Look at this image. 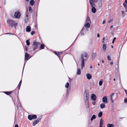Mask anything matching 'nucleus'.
Wrapping results in <instances>:
<instances>
[{
    "mask_svg": "<svg viewBox=\"0 0 127 127\" xmlns=\"http://www.w3.org/2000/svg\"><path fill=\"white\" fill-rule=\"evenodd\" d=\"M88 54L86 52L83 53L81 55V68L82 69L85 66L84 61L86 60L87 58Z\"/></svg>",
    "mask_w": 127,
    "mask_h": 127,
    "instance_id": "obj_1",
    "label": "nucleus"
},
{
    "mask_svg": "<svg viewBox=\"0 0 127 127\" xmlns=\"http://www.w3.org/2000/svg\"><path fill=\"white\" fill-rule=\"evenodd\" d=\"M7 22L9 27H12L14 26V28H16V26L18 24L17 23H15L14 21L9 19L7 20Z\"/></svg>",
    "mask_w": 127,
    "mask_h": 127,
    "instance_id": "obj_2",
    "label": "nucleus"
},
{
    "mask_svg": "<svg viewBox=\"0 0 127 127\" xmlns=\"http://www.w3.org/2000/svg\"><path fill=\"white\" fill-rule=\"evenodd\" d=\"M40 44V43L36 41V40H35L33 43V50L34 51L38 47V46Z\"/></svg>",
    "mask_w": 127,
    "mask_h": 127,
    "instance_id": "obj_3",
    "label": "nucleus"
},
{
    "mask_svg": "<svg viewBox=\"0 0 127 127\" xmlns=\"http://www.w3.org/2000/svg\"><path fill=\"white\" fill-rule=\"evenodd\" d=\"M97 0H90L89 2L91 5V7H95V4L94 2H96Z\"/></svg>",
    "mask_w": 127,
    "mask_h": 127,
    "instance_id": "obj_4",
    "label": "nucleus"
},
{
    "mask_svg": "<svg viewBox=\"0 0 127 127\" xmlns=\"http://www.w3.org/2000/svg\"><path fill=\"white\" fill-rule=\"evenodd\" d=\"M36 118L37 116L35 115H30L28 116V118L30 120H31L32 119H36Z\"/></svg>",
    "mask_w": 127,
    "mask_h": 127,
    "instance_id": "obj_5",
    "label": "nucleus"
},
{
    "mask_svg": "<svg viewBox=\"0 0 127 127\" xmlns=\"http://www.w3.org/2000/svg\"><path fill=\"white\" fill-rule=\"evenodd\" d=\"M21 15V13L19 11H17L15 13L14 16L16 18H19L20 17Z\"/></svg>",
    "mask_w": 127,
    "mask_h": 127,
    "instance_id": "obj_6",
    "label": "nucleus"
},
{
    "mask_svg": "<svg viewBox=\"0 0 127 127\" xmlns=\"http://www.w3.org/2000/svg\"><path fill=\"white\" fill-rule=\"evenodd\" d=\"M84 100L86 106L87 108H89V99L84 98Z\"/></svg>",
    "mask_w": 127,
    "mask_h": 127,
    "instance_id": "obj_7",
    "label": "nucleus"
},
{
    "mask_svg": "<svg viewBox=\"0 0 127 127\" xmlns=\"http://www.w3.org/2000/svg\"><path fill=\"white\" fill-rule=\"evenodd\" d=\"M41 119L39 118L37 119L36 120L34 121L32 125L33 126H35L36 124H37L39 122V121Z\"/></svg>",
    "mask_w": 127,
    "mask_h": 127,
    "instance_id": "obj_8",
    "label": "nucleus"
},
{
    "mask_svg": "<svg viewBox=\"0 0 127 127\" xmlns=\"http://www.w3.org/2000/svg\"><path fill=\"white\" fill-rule=\"evenodd\" d=\"M107 99L106 96H104L103 97L102 101L103 103H107Z\"/></svg>",
    "mask_w": 127,
    "mask_h": 127,
    "instance_id": "obj_9",
    "label": "nucleus"
},
{
    "mask_svg": "<svg viewBox=\"0 0 127 127\" xmlns=\"http://www.w3.org/2000/svg\"><path fill=\"white\" fill-rule=\"evenodd\" d=\"M91 98L92 100L95 101L96 100V97L95 95L93 94L91 96Z\"/></svg>",
    "mask_w": 127,
    "mask_h": 127,
    "instance_id": "obj_10",
    "label": "nucleus"
},
{
    "mask_svg": "<svg viewBox=\"0 0 127 127\" xmlns=\"http://www.w3.org/2000/svg\"><path fill=\"white\" fill-rule=\"evenodd\" d=\"M84 26L86 28H89L90 26V23L85 22Z\"/></svg>",
    "mask_w": 127,
    "mask_h": 127,
    "instance_id": "obj_11",
    "label": "nucleus"
},
{
    "mask_svg": "<svg viewBox=\"0 0 127 127\" xmlns=\"http://www.w3.org/2000/svg\"><path fill=\"white\" fill-rule=\"evenodd\" d=\"M29 55L26 52L25 53V60H28V58H29Z\"/></svg>",
    "mask_w": 127,
    "mask_h": 127,
    "instance_id": "obj_12",
    "label": "nucleus"
},
{
    "mask_svg": "<svg viewBox=\"0 0 127 127\" xmlns=\"http://www.w3.org/2000/svg\"><path fill=\"white\" fill-rule=\"evenodd\" d=\"M86 23H91V21L90 17L89 16H87V17L86 21Z\"/></svg>",
    "mask_w": 127,
    "mask_h": 127,
    "instance_id": "obj_13",
    "label": "nucleus"
},
{
    "mask_svg": "<svg viewBox=\"0 0 127 127\" xmlns=\"http://www.w3.org/2000/svg\"><path fill=\"white\" fill-rule=\"evenodd\" d=\"M114 94H115L114 93H113L111 95H110L111 99V100H112V103L114 102L113 99V96L114 95Z\"/></svg>",
    "mask_w": 127,
    "mask_h": 127,
    "instance_id": "obj_14",
    "label": "nucleus"
},
{
    "mask_svg": "<svg viewBox=\"0 0 127 127\" xmlns=\"http://www.w3.org/2000/svg\"><path fill=\"white\" fill-rule=\"evenodd\" d=\"M86 76L87 78L88 79H91L92 77L91 75L89 73H88L86 74Z\"/></svg>",
    "mask_w": 127,
    "mask_h": 127,
    "instance_id": "obj_15",
    "label": "nucleus"
},
{
    "mask_svg": "<svg viewBox=\"0 0 127 127\" xmlns=\"http://www.w3.org/2000/svg\"><path fill=\"white\" fill-rule=\"evenodd\" d=\"M81 72L80 69L79 68H78L77 69V74L78 75H79L81 74Z\"/></svg>",
    "mask_w": 127,
    "mask_h": 127,
    "instance_id": "obj_16",
    "label": "nucleus"
},
{
    "mask_svg": "<svg viewBox=\"0 0 127 127\" xmlns=\"http://www.w3.org/2000/svg\"><path fill=\"white\" fill-rule=\"evenodd\" d=\"M31 28L29 26H27L26 28V31L27 32H30L31 31Z\"/></svg>",
    "mask_w": 127,
    "mask_h": 127,
    "instance_id": "obj_17",
    "label": "nucleus"
},
{
    "mask_svg": "<svg viewBox=\"0 0 127 127\" xmlns=\"http://www.w3.org/2000/svg\"><path fill=\"white\" fill-rule=\"evenodd\" d=\"M92 12L94 13H95L96 11V9L95 7H92L91 9Z\"/></svg>",
    "mask_w": 127,
    "mask_h": 127,
    "instance_id": "obj_18",
    "label": "nucleus"
},
{
    "mask_svg": "<svg viewBox=\"0 0 127 127\" xmlns=\"http://www.w3.org/2000/svg\"><path fill=\"white\" fill-rule=\"evenodd\" d=\"M103 120L101 119L100 120V123H99V126H102L103 125Z\"/></svg>",
    "mask_w": 127,
    "mask_h": 127,
    "instance_id": "obj_19",
    "label": "nucleus"
},
{
    "mask_svg": "<svg viewBox=\"0 0 127 127\" xmlns=\"http://www.w3.org/2000/svg\"><path fill=\"white\" fill-rule=\"evenodd\" d=\"M96 56V54L95 53H93L92 55V60H94Z\"/></svg>",
    "mask_w": 127,
    "mask_h": 127,
    "instance_id": "obj_20",
    "label": "nucleus"
},
{
    "mask_svg": "<svg viewBox=\"0 0 127 127\" xmlns=\"http://www.w3.org/2000/svg\"><path fill=\"white\" fill-rule=\"evenodd\" d=\"M100 106L101 108L103 109L105 108V105L104 103H102L100 104Z\"/></svg>",
    "mask_w": 127,
    "mask_h": 127,
    "instance_id": "obj_21",
    "label": "nucleus"
},
{
    "mask_svg": "<svg viewBox=\"0 0 127 127\" xmlns=\"http://www.w3.org/2000/svg\"><path fill=\"white\" fill-rule=\"evenodd\" d=\"M108 127H114V125L112 124L108 123L107 124Z\"/></svg>",
    "mask_w": 127,
    "mask_h": 127,
    "instance_id": "obj_22",
    "label": "nucleus"
},
{
    "mask_svg": "<svg viewBox=\"0 0 127 127\" xmlns=\"http://www.w3.org/2000/svg\"><path fill=\"white\" fill-rule=\"evenodd\" d=\"M4 93H5L6 94L9 95L11 94L12 92H4Z\"/></svg>",
    "mask_w": 127,
    "mask_h": 127,
    "instance_id": "obj_23",
    "label": "nucleus"
},
{
    "mask_svg": "<svg viewBox=\"0 0 127 127\" xmlns=\"http://www.w3.org/2000/svg\"><path fill=\"white\" fill-rule=\"evenodd\" d=\"M89 96L88 94L87 93H86L85 95L84 98L89 99Z\"/></svg>",
    "mask_w": 127,
    "mask_h": 127,
    "instance_id": "obj_24",
    "label": "nucleus"
},
{
    "mask_svg": "<svg viewBox=\"0 0 127 127\" xmlns=\"http://www.w3.org/2000/svg\"><path fill=\"white\" fill-rule=\"evenodd\" d=\"M103 49L104 51H103V52H104V51L106 50V46L105 44H104L103 45Z\"/></svg>",
    "mask_w": 127,
    "mask_h": 127,
    "instance_id": "obj_25",
    "label": "nucleus"
},
{
    "mask_svg": "<svg viewBox=\"0 0 127 127\" xmlns=\"http://www.w3.org/2000/svg\"><path fill=\"white\" fill-rule=\"evenodd\" d=\"M45 47V45L43 44H41L40 48V49H43Z\"/></svg>",
    "mask_w": 127,
    "mask_h": 127,
    "instance_id": "obj_26",
    "label": "nucleus"
},
{
    "mask_svg": "<svg viewBox=\"0 0 127 127\" xmlns=\"http://www.w3.org/2000/svg\"><path fill=\"white\" fill-rule=\"evenodd\" d=\"M103 82V80L102 79H101L99 82V85L100 86H101L102 85V83Z\"/></svg>",
    "mask_w": 127,
    "mask_h": 127,
    "instance_id": "obj_27",
    "label": "nucleus"
},
{
    "mask_svg": "<svg viewBox=\"0 0 127 127\" xmlns=\"http://www.w3.org/2000/svg\"><path fill=\"white\" fill-rule=\"evenodd\" d=\"M34 1L33 0H31L30 1V4L32 6H33L34 3Z\"/></svg>",
    "mask_w": 127,
    "mask_h": 127,
    "instance_id": "obj_28",
    "label": "nucleus"
},
{
    "mask_svg": "<svg viewBox=\"0 0 127 127\" xmlns=\"http://www.w3.org/2000/svg\"><path fill=\"white\" fill-rule=\"evenodd\" d=\"M85 29L83 27V28H82V29L81 30L80 32V33H81V35H84V34L83 32H82L83 31V30Z\"/></svg>",
    "mask_w": 127,
    "mask_h": 127,
    "instance_id": "obj_29",
    "label": "nucleus"
},
{
    "mask_svg": "<svg viewBox=\"0 0 127 127\" xmlns=\"http://www.w3.org/2000/svg\"><path fill=\"white\" fill-rule=\"evenodd\" d=\"M96 118V116L95 115H93L92 117V118L91 119V121H92L94 119Z\"/></svg>",
    "mask_w": 127,
    "mask_h": 127,
    "instance_id": "obj_30",
    "label": "nucleus"
},
{
    "mask_svg": "<svg viewBox=\"0 0 127 127\" xmlns=\"http://www.w3.org/2000/svg\"><path fill=\"white\" fill-rule=\"evenodd\" d=\"M102 112L101 111H100L98 114V117H101L102 115Z\"/></svg>",
    "mask_w": 127,
    "mask_h": 127,
    "instance_id": "obj_31",
    "label": "nucleus"
},
{
    "mask_svg": "<svg viewBox=\"0 0 127 127\" xmlns=\"http://www.w3.org/2000/svg\"><path fill=\"white\" fill-rule=\"evenodd\" d=\"M29 11L30 12L32 13V8L31 7H29Z\"/></svg>",
    "mask_w": 127,
    "mask_h": 127,
    "instance_id": "obj_32",
    "label": "nucleus"
},
{
    "mask_svg": "<svg viewBox=\"0 0 127 127\" xmlns=\"http://www.w3.org/2000/svg\"><path fill=\"white\" fill-rule=\"evenodd\" d=\"M69 83L68 82H67L65 85V87L66 88H68L69 86Z\"/></svg>",
    "mask_w": 127,
    "mask_h": 127,
    "instance_id": "obj_33",
    "label": "nucleus"
},
{
    "mask_svg": "<svg viewBox=\"0 0 127 127\" xmlns=\"http://www.w3.org/2000/svg\"><path fill=\"white\" fill-rule=\"evenodd\" d=\"M28 17H26L25 19V21L26 23H27L28 22Z\"/></svg>",
    "mask_w": 127,
    "mask_h": 127,
    "instance_id": "obj_34",
    "label": "nucleus"
},
{
    "mask_svg": "<svg viewBox=\"0 0 127 127\" xmlns=\"http://www.w3.org/2000/svg\"><path fill=\"white\" fill-rule=\"evenodd\" d=\"M29 13L28 9L27 8L26 10V17H28V16Z\"/></svg>",
    "mask_w": 127,
    "mask_h": 127,
    "instance_id": "obj_35",
    "label": "nucleus"
},
{
    "mask_svg": "<svg viewBox=\"0 0 127 127\" xmlns=\"http://www.w3.org/2000/svg\"><path fill=\"white\" fill-rule=\"evenodd\" d=\"M26 41L27 45L28 46L29 45L30 43V42L29 41V40H27Z\"/></svg>",
    "mask_w": 127,
    "mask_h": 127,
    "instance_id": "obj_36",
    "label": "nucleus"
},
{
    "mask_svg": "<svg viewBox=\"0 0 127 127\" xmlns=\"http://www.w3.org/2000/svg\"><path fill=\"white\" fill-rule=\"evenodd\" d=\"M123 4L124 7L126 8V9H127V5L125 3H123Z\"/></svg>",
    "mask_w": 127,
    "mask_h": 127,
    "instance_id": "obj_37",
    "label": "nucleus"
},
{
    "mask_svg": "<svg viewBox=\"0 0 127 127\" xmlns=\"http://www.w3.org/2000/svg\"><path fill=\"white\" fill-rule=\"evenodd\" d=\"M122 15H123L122 16L123 17H124L125 15V13L124 11L123 10L122 11Z\"/></svg>",
    "mask_w": 127,
    "mask_h": 127,
    "instance_id": "obj_38",
    "label": "nucleus"
},
{
    "mask_svg": "<svg viewBox=\"0 0 127 127\" xmlns=\"http://www.w3.org/2000/svg\"><path fill=\"white\" fill-rule=\"evenodd\" d=\"M107 58L108 60L109 61L111 60V59L110 58V56H107Z\"/></svg>",
    "mask_w": 127,
    "mask_h": 127,
    "instance_id": "obj_39",
    "label": "nucleus"
},
{
    "mask_svg": "<svg viewBox=\"0 0 127 127\" xmlns=\"http://www.w3.org/2000/svg\"><path fill=\"white\" fill-rule=\"evenodd\" d=\"M25 51H28V48L26 46H25Z\"/></svg>",
    "mask_w": 127,
    "mask_h": 127,
    "instance_id": "obj_40",
    "label": "nucleus"
},
{
    "mask_svg": "<svg viewBox=\"0 0 127 127\" xmlns=\"http://www.w3.org/2000/svg\"><path fill=\"white\" fill-rule=\"evenodd\" d=\"M35 33V32L34 31H32L31 32V34L32 35H33Z\"/></svg>",
    "mask_w": 127,
    "mask_h": 127,
    "instance_id": "obj_41",
    "label": "nucleus"
},
{
    "mask_svg": "<svg viewBox=\"0 0 127 127\" xmlns=\"http://www.w3.org/2000/svg\"><path fill=\"white\" fill-rule=\"evenodd\" d=\"M116 39V37H114L113 39V41H112V43H114V42H115V40Z\"/></svg>",
    "mask_w": 127,
    "mask_h": 127,
    "instance_id": "obj_42",
    "label": "nucleus"
},
{
    "mask_svg": "<svg viewBox=\"0 0 127 127\" xmlns=\"http://www.w3.org/2000/svg\"><path fill=\"white\" fill-rule=\"evenodd\" d=\"M21 86V85H18V86H17V87L18 88L19 90V89H20V87Z\"/></svg>",
    "mask_w": 127,
    "mask_h": 127,
    "instance_id": "obj_43",
    "label": "nucleus"
},
{
    "mask_svg": "<svg viewBox=\"0 0 127 127\" xmlns=\"http://www.w3.org/2000/svg\"><path fill=\"white\" fill-rule=\"evenodd\" d=\"M124 101L125 103H127V98L125 99Z\"/></svg>",
    "mask_w": 127,
    "mask_h": 127,
    "instance_id": "obj_44",
    "label": "nucleus"
},
{
    "mask_svg": "<svg viewBox=\"0 0 127 127\" xmlns=\"http://www.w3.org/2000/svg\"><path fill=\"white\" fill-rule=\"evenodd\" d=\"M104 40H105V37H103V39H102V42L103 43H104Z\"/></svg>",
    "mask_w": 127,
    "mask_h": 127,
    "instance_id": "obj_45",
    "label": "nucleus"
},
{
    "mask_svg": "<svg viewBox=\"0 0 127 127\" xmlns=\"http://www.w3.org/2000/svg\"><path fill=\"white\" fill-rule=\"evenodd\" d=\"M92 104L94 105H95V101L93 102H92Z\"/></svg>",
    "mask_w": 127,
    "mask_h": 127,
    "instance_id": "obj_46",
    "label": "nucleus"
},
{
    "mask_svg": "<svg viewBox=\"0 0 127 127\" xmlns=\"http://www.w3.org/2000/svg\"><path fill=\"white\" fill-rule=\"evenodd\" d=\"M22 80H21L20 81V82L18 85H21V83H22Z\"/></svg>",
    "mask_w": 127,
    "mask_h": 127,
    "instance_id": "obj_47",
    "label": "nucleus"
},
{
    "mask_svg": "<svg viewBox=\"0 0 127 127\" xmlns=\"http://www.w3.org/2000/svg\"><path fill=\"white\" fill-rule=\"evenodd\" d=\"M110 80H112V76L111 75H110Z\"/></svg>",
    "mask_w": 127,
    "mask_h": 127,
    "instance_id": "obj_48",
    "label": "nucleus"
},
{
    "mask_svg": "<svg viewBox=\"0 0 127 127\" xmlns=\"http://www.w3.org/2000/svg\"><path fill=\"white\" fill-rule=\"evenodd\" d=\"M54 53L56 55H58V54L57 53V52L56 51H55L54 52Z\"/></svg>",
    "mask_w": 127,
    "mask_h": 127,
    "instance_id": "obj_49",
    "label": "nucleus"
},
{
    "mask_svg": "<svg viewBox=\"0 0 127 127\" xmlns=\"http://www.w3.org/2000/svg\"><path fill=\"white\" fill-rule=\"evenodd\" d=\"M100 36V35H99V33H97V37H99Z\"/></svg>",
    "mask_w": 127,
    "mask_h": 127,
    "instance_id": "obj_50",
    "label": "nucleus"
},
{
    "mask_svg": "<svg viewBox=\"0 0 127 127\" xmlns=\"http://www.w3.org/2000/svg\"><path fill=\"white\" fill-rule=\"evenodd\" d=\"M112 19H111V20H110V21H109L108 22V23H110L112 21Z\"/></svg>",
    "mask_w": 127,
    "mask_h": 127,
    "instance_id": "obj_51",
    "label": "nucleus"
},
{
    "mask_svg": "<svg viewBox=\"0 0 127 127\" xmlns=\"http://www.w3.org/2000/svg\"><path fill=\"white\" fill-rule=\"evenodd\" d=\"M105 23V20H103L102 22V24H104Z\"/></svg>",
    "mask_w": 127,
    "mask_h": 127,
    "instance_id": "obj_52",
    "label": "nucleus"
},
{
    "mask_svg": "<svg viewBox=\"0 0 127 127\" xmlns=\"http://www.w3.org/2000/svg\"><path fill=\"white\" fill-rule=\"evenodd\" d=\"M59 54H61L63 53V52H58Z\"/></svg>",
    "mask_w": 127,
    "mask_h": 127,
    "instance_id": "obj_53",
    "label": "nucleus"
},
{
    "mask_svg": "<svg viewBox=\"0 0 127 127\" xmlns=\"http://www.w3.org/2000/svg\"><path fill=\"white\" fill-rule=\"evenodd\" d=\"M58 57L59 58H60V55L58 54V55H57Z\"/></svg>",
    "mask_w": 127,
    "mask_h": 127,
    "instance_id": "obj_54",
    "label": "nucleus"
},
{
    "mask_svg": "<svg viewBox=\"0 0 127 127\" xmlns=\"http://www.w3.org/2000/svg\"><path fill=\"white\" fill-rule=\"evenodd\" d=\"M14 127H18V126L17 124H16L15 125Z\"/></svg>",
    "mask_w": 127,
    "mask_h": 127,
    "instance_id": "obj_55",
    "label": "nucleus"
},
{
    "mask_svg": "<svg viewBox=\"0 0 127 127\" xmlns=\"http://www.w3.org/2000/svg\"><path fill=\"white\" fill-rule=\"evenodd\" d=\"M69 93V90L68 89H67V94H68Z\"/></svg>",
    "mask_w": 127,
    "mask_h": 127,
    "instance_id": "obj_56",
    "label": "nucleus"
},
{
    "mask_svg": "<svg viewBox=\"0 0 127 127\" xmlns=\"http://www.w3.org/2000/svg\"><path fill=\"white\" fill-rule=\"evenodd\" d=\"M26 61H25V63H24V67H23V69H24V66H25V64L26 63Z\"/></svg>",
    "mask_w": 127,
    "mask_h": 127,
    "instance_id": "obj_57",
    "label": "nucleus"
},
{
    "mask_svg": "<svg viewBox=\"0 0 127 127\" xmlns=\"http://www.w3.org/2000/svg\"><path fill=\"white\" fill-rule=\"evenodd\" d=\"M110 64L111 65L113 64V62H111L110 63Z\"/></svg>",
    "mask_w": 127,
    "mask_h": 127,
    "instance_id": "obj_58",
    "label": "nucleus"
},
{
    "mask_svg": "<svg viewBox=\"0 0 127 127\" xmlns=\"http://www.w3.org/2000/svg\"><path fill=\"white\" fill-rule=\"evenodd\" d=\"M12 34V33H7L6 34Z\"/></svg>",
    "mask_w": 127,
    "mask_h": 127,
    "instance_id": "obj_59",
    "label": "nucleus"
},
{
    "mask_svg": "<svg viewBox=\"0 0 127 127\" xmlns=\"http://www.w3.org/2000/svg\"><path fill=\"white\" fill-rule=\"evenodd\" d=\"M126 4H127V0H125V2Z\"/></svg>",
    "mask_w": 127,
    "mask_h": 127,
    "instance_id": "obj_60",
    "label": "nucleus"
},
{
    "mask_svg": "<svg viewBox=\"0 0 127 127\" xmlns=\"http://www.w3.org/2000/svg\"><path fill=\"white\" fill-rule=\"evenodd\" d=\"M101 62H102V63H103H103H104V60H101Z\"/></svg>",
    "mask_w": 127,
    "mask_h": 127,
    "instance_id": "obj_61",
    "label": "nucleus"
},
{
    "mask_svg": "<svg viewBox=\"0 0 127 127\" xmlns=\"http://www.w3.org/2000/svg\"><path fill=\"white\" fill-rule=\"evenodd\" d=\"M113 27V26L112 25L111 26L110 29H111Z\"/></svg>",
    "mask_w": 127,
    "mask_h": 127,
    "instance_id": "obj_62",
    "label": "nucleus"
},
{
    "mask_svg": "<svg viewBox=\"0 0 127 127\" xmlns=\"http://www.w3.org/2000/svg\"><path fill=\"white\" fill-rule=\"evenodd\" d=\"M29 0H26V1L27 2H28L29 1Z\"/></svg>",
    "mask_w": 127,
    "mask_h": 127,
    "instance_id": "obj_63",
    "label": "nucleus"
},
{
    "mask_svg": "<svg viewBox=\"0 0 127 127\" xmlns=\"http://www.w3.org/2000/svg\"><path fill=\"white\" fill-rule=\"evenodd\" d=\"M6 4V1H5L4 2V4Z\"/></svg>",
    "mask_w": 127,
    "mask_h": 127,
    "instance_id": "obj_64",
    "label": "nucleus"
}]
</instances>
